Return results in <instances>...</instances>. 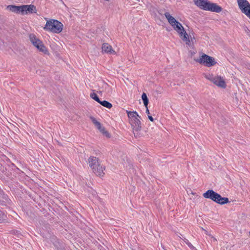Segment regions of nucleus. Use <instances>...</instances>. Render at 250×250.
I'll return each mask as SVG.
<instances>
[{
  "label": "nucleus",
  "mask_w": 250,
  "mask_h": 250,
  "mask_svg": "<svg viewBox=\"0 0 250 250\" xmlns=\"http://www.w3.org/2000/svg\"><path fill=\"white\" fill-rule=\"evenodd\" d=\"M165 16L167 20L169 23L178 33L180 37L183 41L185 42L187 45H189L190 44V42L189 40V38L188 36V34L182 24L179 21H176L174 17L171 16L168 12L165 13Z\"/></svg>",
  "instance_id": "nucleus-1"
},
{
  "label": "nucleus",
  "mask_w": 250,
  "mask_h": 250,
  "mask_svg": "<svg viewBox=\"0 0 250 250\" xmlns=\"http://www.w3.org/2000/svg\"><path fill=\"white\" fill-rule=\"evenodd\" d=\"M87 163L92 171L97 176L102 177L104 175V171L105 170V167L101 166V162L98 158L91 156L89 157Z\"/></svg>",
  "instance_id": "nucleus-2"
},
{
  "label": "nucleus",
  "mask_w": 250,
  "mask_h": 250,
  "mask_svg": "<svg viewBox=\"0 0 250 250\" xmlns=\"http://www.w3.org/2000/svg\"><path fill=\"white\" fill-rule=\"evenodd\" d=\"M63 28V24L56 20L51 19L47 21L43 29L54 33H60L62 32Z\"/></svg>",
  "instance_id": "nucleus-3"
},
{
  "label": "nucleus",
  "mask_w": 250,
  "mask_h": 250,
  "mask_svg": "<svg viewBox=\"0 0 250 250\" xmlns=\"http://www.w3.org/2000/svg\"><path fill=\"white\" fill-rule=\"evenodd\" d=\"M29 38L32 44L40 51L42 52L45 54H48V51L46 47L43 44L42 41L38 38L35 34H30L29 35Z\"/></svg>",
  "instance_id": "nucleus-4"
},
{
  "label": "nucleus",
  "mask_w": 250,
  "mask_h": 250,
  "mask_svg": "<svg viewBox=\"0 0 250 250\" xmlns=\"http://www.w3.org/2000/svg\"><path fill=\"white\" fill-rule=\"evenodd\" d=\"M194 61L208 67L214 66L217 63L214 58L205 54H202L199 59H194Z\"/></svg>",
  "instance_id": "nucleus-5"
},
{
  "label": "nucleus",
  "mask_w": 250,
  "mask_h": 250,
  "mask_svg": "<svg viewBox=\"0 0 250 250\" xmlns=\"http://www.w3.org/2000/svg\"><path fill=\"white\" fill-rule=\"evenodd\" d=\"M141 117L138 116L135 117V118L132 120H129V122L131 125L132 128L133 130L134 136L137 138L139 136V131H141L142 127L141 125V122L140 121Z\"/></svg>",
  "instance_id": "nucleus-6"
},
{
  "label": "nucleus",
  "mask_w": 250,
  "mask_h": 250,
  "mask_svg": "<svg viewBox=\"0 0 250 250\" xmlns=\"http://www.w3.org/2000/svg\"><path fill=\"white\" fill-rule=\"evenodd\" d=\"M241 11L250 19V4L247 0H237Z\"/></svg>",
  "instance_id": "nucleus-7"
},
{
  "label": "nucleus",
  "mask_w": 250,
  "mask_h": 250,
  "mask_svg": "<svg viewBox=\"0 0 250 250\" xmlns=\"http://www.w3.org/2000/svg\"><path fill=\"white\" fill-rule=\"evenodd\" d=\"M206 78L220 87L225 88L226 87L225 82L220 76L209 75Z\"/></svg>",
  "instance_id": "nucleus-8"
},
{
  "label": "nucleus",
  "mask_w": 250,
  "mask_h": 250,
  "mask_svg": "<svg viewBox=\"0 0 250 250\" xmlns=\"http://www.w3.org/2000/svg\"><path fill=\"white\" fill-rule=\"evenodd\" d=\"M203 195L204 198L211 199L213 201L216 202V200L217 198L218 199L219 194L212 189H209L205 192Z\"/></svg>",
  "instance_id": "nucleus-9"
},
{
  "label": "nucleus",
  "mask_w": 250,
  "mask_h": 250,
  "mask_svg": "<svg viewBox=\"0 0 250 250\" xmlns=\"http://www.w3.org/2000/svg\"><path fill=\"white\" fill-rule=\"evenodd\" d=\"M207 11H210L216 13H220L222 8L220 6L214 3H211L209 1Z\"/></svg>",
  "instance_id": "nucleus-10"
},
{
  "label": "nucleus",
  "mask_w": 250,
  "mask_h": 250,
  "mask_svg": "<svg viewBox=\"0 0 250 250\" xmlns=\"http://www.w3.org/2000/svg\"><path fill=\"white\" fill-rule=\"evenodd\" d=\"M194 2L200 9L207 11L209 1L208 0H194Z\"/></svg>",
  "instance_id": "nucleus-11"
},
{
  "label": "nucleus",
  "mask_w": 250,
  "mask_h": 250,
  "mask_svg": "<svg viewBox=\"0 0 250 250\" xmlns=\"http://www.w3.org/2000/svg\"><path fill=\"white\" fill-rule=\"evenodd\" d=\"M22 14L32 13H36V8L33 5H22Z\"/></svg>",
  "instance_id": "nucleus-12"
},
{
  "label": "nucleus",
  "mask_w": 250,
  "mask_h": 250,
  "mask_svg": "<svg viewBox=\"0 0 250 250\" xmlns=\"http://www.w3.org/2000/svg\"><path fill=\"white\" fill-rule=\"evenodd\" d=\"M102 51L104 53H109L110 54H115V51L112 49V46L108 43H103L102 45Z\"/></svg>",
  "instance_id": "nucleus-13"
},
{
  "label": "nucleus",
  "mask_w": 250,
  "mask_h": 250,
  "mask_svg": "<svg viewBox=\"0 0 250 250\" xmlns=\"http://www.w3.org/2000/svg\"><path fill=\"white\" fill-rule=\"evenodd\" d=\"M9 11L16 13H21L22 14V5L16 6L13 5H9L6 8Z\"/></svg>",
  "instance_id": "nucleus-14"
},
{
  "label": "nucleus",
  "mask_w": 250,
  "mask_h": 250,
  "mask_svg": "<svg viewBox=\"0 0 250 250\" xmlns=\"http://www.w3.org/2000/svg\"><path fill=\"white\" fill-rule=\"evenodd\" d=\"M229 200L227 197H222L219 194L218 199L216 200V203L220 205H224L229 203Z\"/></svg>",
  "instance_id": "nucleus-15"
},
{
  "label": "nucleus",
  "mask_w": 250,
  "mask_h": 250,
  "mask_svg": "<svg viewBox=\"0 0 250 250\" xmlns=\"http://www.w3.org/2000/svg\"><path fill=\"white\" fill-rule=\"evenodd\" d=\"M127 116L129 120H132L133 118H135V117L138 116L140 118V116L138 115V113L136 111H130L126 110V111Z\"/></svg>",
  "instance_id": "nucleus-16"
},
{
  "label": "nucleus",
  "mask_w": 250,
  "mask_h": 250,
  "mask_svg": "<svg viewBox=\"0 0 250 250\" xmlns=\"http://www.w3.org/2000/svg\"><path fill=\"white\" fill-rule=\"evenodd\" d=\"M103 106L107 108H111L112 107V104L107 101L104 100L103 101H100L99 103Z\"/></svg>",
  "instance_id": "nucleus-17"
},
{
  "label": "nucleus",
  "mask_w": 250,
  "mask_h": 250,
  "mask_svg": "<svg viewBox=\"0 0 250 250\" xmlns=\"http://www.w3.org/2000/svg\"><path fill=\"white\" fill-rule=\"evenodd\" d=\"M142 99L144 103L145 106L147 108L148 104V99L147 95L145 93H143L142 95Z\"/></svg>",
  "instance_id": "nucleus-18"
},
{
  "label": "nucleus",
  "mask_w": 250,
  "mask_h": 250,
  "mask_svg": "<svg viewBox=\"0 0 250 250\" xmlns=\"http://www.w3.org/2000/svg\"><path fill=\"white\" fill-rule=\"evenodd\" d=\"M188 36L189 38V40L190 42V44L189 45L191 46V44H193L194 43V40H195V38L194 37V33H189V35L188 34Z\"/></svg>",
  "instance_id": "nucleus-19"
},
{
  "label": "nucleus",
  "mask_w": 250,
  "mask_h": 250,
  "mask_svg": "<svg viewBox=\"0 0 250 250\" xmlns=\"http://www.w3.org/2000/svg\"><path fill=\"white\" fill-rule=\"evenodd\" d=\"M90 97L91 98L95 100L98 103H99L100 101V100L99 99V97H98L97 95L95 93H92L90 94Z\"/></svg>",
  "instance_id": "nucleus-20"
},
{
  "label": "nucleus",
  "mask_w": 250,
  "mask_h": 250,
  "mask_svg": "<svg viewBox=\"0 0 250 250\" xmlns=\"http://www.w3.org/2000/svg\"><path fill=\"white\" fill-rule=\"evenodd\" d=\"M100 131L103 134L105 135L107 138H110V135L109 133L108 132V131L105 130L104 127H103Z\"/></svg>",
  "instance_id": "nucleus-21"
},
{
  "label": "nucleus",
  "mask_w": 250,
  "mask_h": 250,
  "mask_svg": "<svg viewBox=\"0 0 250 250\" xmlns=\"http://www.w3.org/2000/svg\"><path fill=\"white\" fill-rule=\"evenodd\" d=\"M185 239V242L188 245V246L192 250H196V248L188 241V240Z\"/></svg>",
  "instance_id": "nucleus-22"
},
{
  "label": "nucleus",
  "mask_w": 250,
  "mask_h": 250,
  "mask_svg": "<svg viewBox=\"0 0 250 250\" xmlns=\"http://www.w3.org/2000/svg\"><path fill=\"white\" fill-rule=\"evenodd\" d=\"M94 125L100 131L104 127L102 126L101 123L98 121H97Z\"/></svg>",
  "instance_id": "nucleus-23"
},
{
  "label": "nucleus",
  "mask_w": 250,
  "mask_h": 250,
  "mask_svg": "<svg viewBox=\"0 0 250 250\" xmlns=\"http://www.w3.org/2000/svg\"><path fill=\"white\" fill-rule=\"evenodd\" d=\"M104 87L107 93H109L111 91L109 88V85L107 83H104Z\"/></svg>",
  "instance_id": "nucleus-24"
},
{
  "label": "nucleus",
  "mask_w": 250,
  "mask_h": 250,
  "mask_svg": "<svg viewBox=\"0 0 250 250\" xmlns=\"http://www.w3.org/2000/svg\"><path fill=\"white\" fill-rule=\"evenodd\" d=\"M89 118L91 119L92 123H93V124H95L97 121L96 119L93 116H90Z\"/></svg>",
  "instance_id": "nucleus-25"
},
{
  "label": "nucleus",
  "mask_w": 250,
  "mask_h": 250,
  "mask_svg": "<svg viewBox=\"0 0 250 250\" xmlns=\"http://www.w3.org/2000/svg\"><path fill=\"white\" fill-rule=\"evenodd\" d=\"M148 118L149 119V120L151 121V122L153 121V120H154L153 118V117L151 116L148 115Z\"/></svg>",
  "instance_id": "nucleus-26"
},
{
  "label": "nucleus",
  "mask_w": 250,
  "mask_h": 250,
  "mask_svg": "<svg viewBox=\"0 0 250 250\" xmlns=\"http://www.w3.org/2000/svg\"><path fill=\"white\" fill-rule=\"evenodd\" d=\"M146 113L147 114H148V115L149 114V110L148 109V108H147V107L146 108Z\"/></svg>",
  "instance_id": "nucleus-27"
},
{
  "label": "nucleus",
  "mask_w": 250,
  "mask_h": 250,
  "mask_svg": "<svg viewBox=\"0 0 250 250\" xmlns=\"http://www.w3.org/2000/svg\"><path fill=\"white\" fill-rule=\"evenodd\" d=\"M212 238L213 239L214 241H216V239L215 237L212 236Z\"/></svg>",
  "instance_id": "nucleus-28"
},
{
  "label": "nucleus",
  "mask_w": 250,
  "mask_h": 250,
  "mask_svg": "<svg viewBox=\"0 0 250 250\" xmlns=\"http://www.w3.org/2000/svg\"><path fill=\"white\" fill-rule=\"evenodd\" d=\"M205 230V233H206V234H208V231H207V230Z\"/></svg>",
  "instance_id": "nucleus-29"
},
{
  "label": "nucleus",
  "mask_w": 250,
  "mask_h": 250,
  "mask_svg": "<svg viewBox=\"0 0 250 250\" xmlns=\"http://www.w3.org/2000/svg\"><path fill=\"white\" fill-rule=\"evenodd\" d=\"M248 29V31H247V33H250V30H249L248 29Z\"/></svg>",
  "instance_id": "nucleus-30"
},
{
  "label": "nucleus",
  "mask_w": 250,
  "mask_h": 250,
  "mask_svg": "<svg viewBox=\"0 0 250 250\" xmlns=\"http://www.w3.org/2000/svg\"><path fill=\"white\" fill-rule=\"evenodd\" d=\"M163 250H165V248H163Z\"/></svg>",
  "instance_id": "nucleus-31"
},
{
  "label": "nucleus",
  "mask_w": 250,
  "mask_h": 250,
  "mask_svg": "<svg viewBox=\"0 0 250 250\" xmlns=\"http://www.w3.org/2000/svg\"><path fill=\"white\" fill-rule=\"evenodd\" d=\"M249 235H250V231L249 232Z\"/></svg>",
  "instance_id": "nucleus-32"
}]
</instances>
